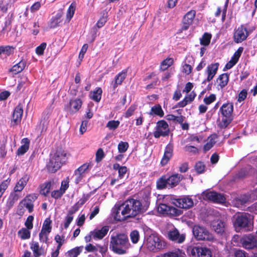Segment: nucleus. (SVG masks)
Instances as JSON below:
<instances>
[{"label": "nucleus", "mask_w": 257, "mask_h": 257, "mask_svg": "<svg viewBox=\"0 0 257 257\" xmlns=\"http://www.w3.org/2000/svg\"><path fill=\"white\" fill-rule=\"evenodd\" d=\"M145 211L139 200L128 199L118 207L114 214V219L119 221H123L135 217Z\"/></svg>", "instance_id": "obj_1"}, {"label": "nucleus", "mask_w": 257, "mask_h": 257, "mask_svg": "<svg viewBox=\"0 0 257 257\" xmlns=\"http://www.w3.org/2000/svg\"><path fill=\"white\" fill-rule=\"evenodd\" d=\"M130 246V243L126 234L118 233L111 236L109 247L114 252L118 254H125Z\"/></svg>", "instance_id": "obj_2"}, {"label": "nucleus", "mask_w": 257, "mask_h": 257, "mask_svg": "<svg viewBox=\"0 0 257 257\" xmlns=\"http://www.w3.org/2000/svg\"><path fill=\"white\" fill-rule=\"evenodd\" d=\"M233 225L236 229L250 231L253 229V220L250 214L244 212L236 214Z\"/></svg>", "instance_id": "obj_3"}, {"label": "nucleus", "mask_w": 257, "mask_h": 257, "mask_svg": "<svg viewBox=\"0 0 257 257\" xmlns=\"http://www.w3.org/2000/svg\"><path fill=\"white\" fill-rule=\"evenodd\" d=\"M66 160V153L64 151L58 150L52 155L50 161L47 164V169L49 172L55 173L58 170L62 165L64 163Z\"/></svg>", "instance_id": "obj_4"}, {"label": "nucleus", "mask_w": 257, "mask_h": 257, "mask_svg": "<svg viewBox=\"0 0 257 257\" xmlns=\"http://www.w3.org/2000/svg\"><path fill=\"white\" fill-rule=\"evenodd\" d=\"M145 243L149 250L154 252L163 249L165 246L164 242L155 234H152L147 237Z\"/></svg>", "instance_id": "obj_5"}, {"label": "nucleus", "mask_w": 257, "mask_h": 257, "mask_svg": "<svg viewBox=\"0 0 257 257\" xmlns=\"http://www.w3.org/2000/svg\"><path fill=\"white\" fill-rule=\"evenodd\" d=\"M193 235L197 240L213 241V235L205 227L195 225L192 230Z\"/></svg>", "instance_id": "obj_6"}, {"label": "nucleus", "mask_w": 257, "mask_h": 257, "mask_svg": "<svg viewBox=\"0 0 257 257\" xmlns=\"http://www.w3.org/2000/svg\"><path fill=\"white\" fill-rule=\"evenodd\" d=\"M240 243L247 250L257 249V236L252 233L244 234L240 238Z\"/></svg>", "instance_id": "obj_7"}, {"label": "nucleus", "mask_w": 257, "mask_h": 257, "mask_svg": "<svg viewBox=\"0 0 257 257\" xmlns=\"http://www.w3.org/2000/svg\"><path fill=\"white\" fill-rule=\"evenodd\" d=\"M254 30V28H252L251 30H247L243 25H241L234 30L233 37L234 42L240 43L245 41Z\"/></svg>", "instance_id": "obj_8"}, {"label": "nucleus", "mask_w": 257, "mask_h": 257, "mask_svg": "<svg viewBox=\"0 0 257 257\" xmlns=\"http://www.w3.org/2000/svg\"><path fill=\"white\" fill-rule=\"evenodd\" d=\"M187 253L194 257H212L211 251L206 247L200 246H190Z\"/></svg>", "instance_id": "obj_9"}, {"label": "nucleus", "mask_w": 257, "mask_h": 257, "mask_svg": "<svg viewBox=\"0 0 257 257\" xmlns=\"http://www.w3.org/2000/svg\"><path fill=\"white\" fill-rule=\"evenodd\" d=\"M158 211L163 215L173 216H179L182 213L181 210L173 206H168L165 204H160L158 207Z\"/></svg>", "instance_id": "obj_10"}, {"label": "nucleus", "mask_w": 257, "mask_h": 257, "mask_svg": "<svg viewBox=\"0 0 257 257\" xmlns=\"http://www.w3.org/2000/svg\"><path fill=\"white\" fill-rule=\"evenodd\" d=\"M169 134V128L168 123L164 120L159 121L157 123L156 130L154 132V136L159 138L161 136H167Z\"/></svg>", "instance_id": "obj_11"}, {"label": "nucleus", "mask_w": 257, "mask_h": 257, "mask_svg": "<svg viewBox=\"0 0 257 257\" xmlns=\"http://www.w3.org/2000/svg\"><path fill=\"white\" fill-rule=\"evenodd\" d=\"M205 200H208L215 203H223L225 201V198L220 193L213 191H205L202 194Z\"/></svg>", "instance_id": "obj_12"}, {"label": "nucleus", "mask_w": 257, "mask_h": 257, "mask_svg": "<svg viewBox=\"0 0 257 257\" xmlns=\"http://www.w3.org/2000/svg\"><path fill=\"white\" fill-rule=\"evenodd\" d=\"M168 237L170 240L181 243L185 240V234H180L176 228H173L168 231Z\"/></svg>", "instance_id": "obj_13"}, {"label": "nucleus", "mask_w": 257, "mask_h": 257, "mask_svg": "<svg viewBox=\"0 0 257 257\" xmlns=\"http://www.w3.org/2000/svg\"><path fill=\"white\" fill-rule=\"evenodd\" d=\"M196 15V12L194 10H191L188 12L183 19V26L181 30H186L189 26L192 24Z\"/></svg>", "instance_id": "obj_14"}, {"label": "nucleus", "mask_w": 257, "mask_h": 257, "mask_svg": "<svg viewBox=\"0 0 257 257\" xmlns=\"http://www.w3.org/2000/svg\"><path fill=\"white\" fill-rule=\"evenodd\" d=\"M23 109L21 105H18L15 109L11 120L13 125H16L20 123L23 115Z\"/></svg>", "instance_id": "obj_15"}, {"label": "nucleus", "mask_w": 257, "mask_h": 257, "mask_svg": "<svg viewBox=\"0 0 257 257\" xmlns=\"http://www.w3.org/2000/svg\"><path fill=\"white\" fill-rule=\"evenodd\" d=\"M36 198L34 195H28L20 203L19 207H26L30 213L33 210L34 204L33 201Z\"/></svg>", "instance_id": "obj_16"}, {"label": "nucleus", "mask_w": 257, "mask_h": 257, "mask_svg": "<svg viewBox=\"0 0 257 257\" xmlns=\"http://www.w3.org/2000/svg\"><path fill=\"white\" fill-rule=\"evenodd\" d=\"M109 227L106 225L103 226L101 229H95L90 232L92 238L94 239H101L107 233Z\"/></svg>", "instance_id": "obj_17"}, {"label": "nucleus", "mask_w": 257, "mask_h": 257, "mask_svg": "<svg viewBox=\"0 0 257 257\" xmlns=\"http://www.w3.org/2000/svg\"><path fill=\"white\" fill-rule=\"evenodd\" d=\"M183 179L184 177L181 174L176 173L172 175L167 178L168 187L172 188L176 186Z\"/></svg>", "instance_id": "obj_18"}, {"label": "nucleus", "mask_w": 257, "mask_h": 257, "mask_svg": "<svg viewBox=\"0 0 257 257\" xmlns=\"http://www.w3.org/2000/svg\"><path fill=\"white\" fill-rule=\"evenodd\" d=\"M176 205L180 208L188 209L193 205L192 199L189 197H183L176 200Z\"/></svg>", "instance_id": "obj_19"}, {"label": "nucleus", "mask_w": 257, "mask_h": 257, "mask_svg": "<svg viewBox=\"0 0 257 257\" xmlns=\"http://www.w3.org/2000/svg\"><path fill=\"white\" fill-rule=\"evenodd\" d=\"M82 105V101L80 99L77 98L70 100L69 104V107L67 108L71 114L76 113L80 108Z\"/></svg>", "instance_id": "obj_20"}, {"label": "nucleus", "mask_w": 257, "mask_h": 257, "mask_svg": "<svg viewBox=\"0 0 257 257\" xmlns=\"http://www.w3.org/2000/svg\"><path fill=\"white\" fill-rule=\"evenodd\" d=\"M233 105L232 103L227 102L223 104L220 108L222 116H232Z\"/></svg>", "instance_id": "obj_21"}, {"label": "nucleus", "mask_w": 257, "mask_h": 257, "mask_svg": "<svg viewBox=\"0 0 257 257\" xmlns=\"http://www.w3.org/2000/svg\"><path fill=\"white\" fill-rule=\"evenodd\" d=\"M30 248L33 251L35 257H39L45 253V249L42 246H40L37 242L32 241L31 243Z\"/></svg>", "instance_id": "obj_22"}, {"label": "nucleus", "mask_w": 257, "mask_h": 257, "mask_svg": "<svg viewBox=\"0 0 257 257\" xmlns=\"http://www.w3.org/2000/svg\"><path fill=\"white\" fill-rule=\"evenodd\" d=\"M226 226L225 222L221 220L214 221L212 223V228L218 234H222L224 232Z\"/></svg>", "instance_id": "obj_23"}, {"label": "nucleus", "mask_w": 257, "mask_h": 257, "mask_svg": "<svg viewBox=\"0 0 257 257\" xmlns=\"http://www.w3.org/2000/svg\"><path fill=\"white\" fill-rule=\"evenodd\" d=\"M15 47L13 46H0V57H7L14 54Z\"/></svg>", "instance_id": "obj_24"}, {"label": "nucleus", "mask_w": 257, "mask_h": 257, "mask_svg": "<svg viewBox=\"0 0 257 257\" xmlns=\"http://www.w3.org/2000/svg\"><path fill=\"white\" fill-rule=\"evenodd\" d=\"M29 179V176L28 175H25L17 183L15 187H14V191L19 192H21L24 188L25 186L27 185Z\"/></svg>", "instance_id": "obj_25"}, {"label": "nucleus", "mask_w": 257, "mask_h": 257, "mask_svg": "<svg viewBox=\"0 0 257 257\" xmlns=\"http://www.w3.org/2000/svg\"><path fill=\"white\" fill-rule=\"evenodd\" d=\"M217 70L218 65H208L206 69L207 77V79L204 81L203 83L206 82V81L209 82L211 81L216 74Z\"/></svg>", "instance_id": "obj_26"}, {"label": "nucleus", "mask_w": 257, "mask_h": 257, "mask_svg": "<svg viewBox=\"0 0 257 257\" xmlns=\"http://www.w3.org/2000/svg\"><path fill=\"white\" fill-rule=\"evenodd\" d=\"M173 149L171 145H168L165 149L164 156L161 161L162 165H166L172 156Z\"/></svg>", "instance_id": "obj_27"}, {"label": "nucleus", "mask_w": 257, "mask_h": 257, "mask_svg": "<svg viewBox=\"0 0 257 257\" xmlns=\"http://www.w3.org/2000/svg\"><path fill=\"white\" fill-rule=\"evenodd\" d=\"M22 145L17 151V154L22 155L24 154L29 149L30 141L28 138H24L22 140Z\"/></svg>", "instance_id": "obj_28"}, {"label": "nucleus", "mask_w": 257, "mask_h": 257, "mask_svg": "<svg viewBox=\"0 0 257 257\" xmlns=\"http://www.w3.org/2000/svg\"><path fill=\"white\" fill-rule=\"evenodd\" d=\"M102 93V89L100 87L97 88L90 92V97L94 101L98 102L101 99Z\"/></svg>", "instance_id": "obj_29"}, {"label": "nucleus", "mask_w": 257, "mask_h": 257, "mask_svg": "<svg viewBox=\"0 0 257 257\" xmlns=\"http://www.w3.org/2000/svg\"><path fill=\"white\" fill-rule=\"evenodd\" d=\"M195 96L196 94L193 92H192L186 96L182 101L178 103V106L181 107L185 106L188 103L192 102L194 100Z\"/></svg>", "instance_id": "obj_30"}, {"label": "nucleus", "mask_w": 257, "mask_h": 257, "mask_svg": "<svg viewBox=\"0 0 257 257\" xmlns=\"http://www.w3.org/2000/svg\"><path fill=\"white\" fill-rule=\"evenodd\" d=\"M125 76L126 74L124 72L119 73L116 76L114 82L112 83L113 89H115L117 87L118 85H120L122 83V81L125 78Z\"/></svg>", "instance_id": "obj_31"}, {"label": "nucleus", "mask_w": 257, "mask_h": 257, "mask_svg": "<svg viewBox=\"0 0 257 257\" xmlns=\"http://www.w3.org/2000/svg\"><path fill=\"white\" fill-rule=\"evenodd\" d=\"M243 50V48L242 47H239L234 53L230 60L226 64H235L240 57Z\"/></svg>", "instance_id": "obj_32"}, {"label": "nucleus", "mask_w": 257, "mask_h": 257, "mask_svg": "<svg viewBox=\"0 0 257 257\" xmlns=\"http://www.w3.org/2000/svg\"><path fill=\"white\" fill-rule=\"evenodd\" d=\"M232 120V116H222L221 121L218 123V126L221 128H226Z\"/></svg>", "instance_id": "obj_33"}, {"label": "nucleus", "mask_w": 257, "mask_h": 257, "mask_svg": "<svg viewBox=\"0 0 257 257\" xmlns=\"http://www.w3.org/2000/svg\"><path fill=\"white\" fill-rule=\"evenodd\" d=\"M76 9V4L73 2L69 6L66 13V20L69 22L73 17Z\"/></svg>", "instance_id": "obj_34"}, {"label": "nucleus", "mask_w": 257, "mask_h": 257, "mask_svg": "<svg viewBox=\"0 0 257 257\" xmlns=\"http://www.w3.org/2000/svg\"><path fill=\"white\" fill-rule=\"evenodd\" d=\"M51 187V182L49 181L45 183L41 186L40 192L41 194L47 196L49 193Z\"/></svg>", "instance_id": "obj_35"}, {"label": "nucleus", "mask_w": 257, "mask_h": 257, "mask_svg": "<svg viewBox=\"0 0 257 257\" xmlns=\"http://www.w3.org/2000/svg\"><path fill=\"white\" fill-rule=\"evenodd\" d=\"M182 252L179 249L164 253L161 257H182Z\"/></svg>", "instance_id": "obj_36"}, {"label": "nucleus", "mask_w": 257, "mask_h": 257, "mask_svg": "<svg viewBox=\"0 0 257 257\" xmlns=\"http://www.w3.org/2000/svg\"><path fill=\"white\" fill-rule=\"evenodd\" d=\"M157 187L159 189L168 187L167 178L164 176L160 178L157 182Z\"/></svg>", "instance_id": "obj_37"}, {"label": "nucleus", "mask_w": 257, "mask_h": 257, "mask_svg": "<svg viewBox=\"0 0 257 257\" xmlns=\"http://www.w3.org/2000/svg\"><path fill=\"white\" fill-rule=\"evenodd\" d=\"M82 246L76 247L67 252L69 257H77L82 251Z\"/></svg>", "instance_id": "obj_38"}, {"label": "nucleus", "mask_w": 257, "mask_h": 257, "mask_svg": "<svg viewBox=\"0 0 257 257\" xmlns=\"http://www.w3.org/2000/svg\"><path fill=\"white\" fill-rule=\"evenodd\" d=\"M228 81V76L227 74H222L220 75L218 78V82L221 88L226 86Z\"/></svg>", "instance_id": "obj_39"}, {"label": "nucleus", "mask_w": 257, "mask_h": 257, "mask_svg": "<svg viewBox=\"0 0 257 257\" xmlns=\"http://www.w3.org/2000/svg\"><path fill=\"white\" fill-rule=\"evenodd\" d=\"M249 200L247 196H240L234 201V204L237 207H240L245 204Z\"/></svg>", "instance_id": "obj_40"}, {"label": "nucleus", "mask_w": 257, "mask_h": 257, "mask_svg": "<svg viewBox=\"0 0 257 257\" xmlns=\"http://www.w3.org/2000/svg\"><path fill=\"white\" fill-rule=\"evenodd\" d=\"M153 114L161 117L164 115V112L160 105H155L151 108V111L150 112V114L153 115Z\"/></svg>", "instance_id": "obj_41"}, {"label": "nucleus", "mask_w": 257, "mask_h": 257, "mask_svg": "<svg viewBox=\"0 0 257 257\" xmlns=\"http://www.w3.org/2000/svg\"><path fill=\"white\" fill-rule=\"evenodd\" d=\"M28 228H23L18 231V235L22 239H28L30 237V231Z\"/></svg>", "instance_id": "obj_42"}, {"label": "nucleus", "mask_w": 257, "mask_h": 257, "mask_svg": "<svg viewBox=\"0 0 257 257\" xmlns=\"http://www.w3.org/2000/svg\"><path fill=\"white\" fill-rule=\"evenodd\" d=\"M216 138L215 135L211 136L208 142L204 146L203 149L205 151H209L213 146L215 143V139Z\"/></svg>", "instance_id": "obj_43"}, {"label": "nucleus", "mask_w": 257, "mask_h": 257, "mask_svg": "<svg viewBox=\"0 0 257 257\" xmlns=\"http://www.w3.org/2000/svg\"><path fill=\"white\" fill-rule=\"evenodd\" d=\"M51 221L50 219H46L43 223L41 232L49 233L51 231Z\"/></svg>", "instance_id": "obj_44"}, {"label": "nucleus", "mask_w": 257, "mask_h": 257, "mask_svg": "<svg viewBox=\"0 0 257 257\" xmlns=\"http://www.w3.org/2000/svg\"><path fill=\"white\" fill-rule=\"evenodd\" d=\"M211 39V35L210 34L205 33L200 39V43L202 45L207 46L209 44Z\"/></svg>", "instance_id": "obj_45"}, {"label": "nucleus", "mask_w": 257, "mask_h": 257, "mask_svg": "<svg viewBox=\"0 0 257 257\" xmlns=\"http://www.w3.org/2000/svg\"><path fill=\"white\" fill-rule=\"evenodd\" d=\"M61 16L57 15L55 17H53L50 22V27L51 28H54L58 26L59 24L60 23Z\"/></svg>", "instance_id": "obj_46"}, {"label": "nucleus", "mask_w": 257, "mask_h": 257, "mask_svg": "<svg viewBox=\"0 0 257 257\" xmlns=\"http://www.w3.org/2000/svg\"><path fill=\"white\" fill-rule=\"evenodd\" d=\"M25 68V65H13L12 67L9 69V72H11L13 75H16L21 72Z\"/></svg>", "instance_id": "obj_47"}, {"label": "nucleus", "mask_w": 257, "mask_h": 257, "mask_svg": "<svg viewBox=\"0 0 257 257\" xmlns=\"http://www.w3.org/2000/svg\"><path fill=\"white\" fill-rule=\"evenodd\" d=\"M89 164L88 163H85L79 167L77 170H76L79 174H80L83 177L85 176V173L87 171Z\"/></svg>", "instance_id": "obj_48"}, {"label": "nucleus", "mask_w": 257, "mask_h": 257, "mask_svg": "<svg viewBox=\"0 0 257 257\" xmlns=\"http://www.w3.org/2000/svg\"><path fill=\"white\" fill-rule=\"evenodd\" d=\"M119 123L120 122L118 120H110L107 122L106 127L109 130H114L117 128Z\"/></svg>", "instance_id": "obj_49"}, {"label": "nucleus", "mask_w": 257, "mask_h": 257, "mask_svg": "<svg viewBox=\"0 0 257 257\" xmlns=\"http://www.w3.org/2000/svg\"><path fill=\"white\" fill-rule=\"evenodd\" d=\"M131 239L133 243H136L138 242L140 235L139 233L137 230H133L130 234Z\"/></svg>", "instance_id": "obj_50"}, {"label": "nucleus", "mask_w": 257, "mask_h": 257, "mask_svg": "<svg viewBox=\"0 0 257 257\" xmlns=\"http://www.w3.org/2000/svg\"><path fill=\"white\" fill-rule=\"evenodd\" d=\"M128 148L127 142H120L118 145V150L119 153H122L126 152Z\"/></svg>", "instance_id": "obj_51"}, {"label": "nucleus", "mask_w": 257, "mask_h": 257, "mask_svg": "<svg viewBox=\"0 0 257 257\" xmlns=\"http://www.w3.org/2000/svg\"><path fill=\"white\" fill-rule=\"evenodd\" d=\"M47 44L46 43H42L40 46L36 48V53L39 55L43 54L44 51L46 49Z\"/></svg>", "instance_id": "obj_52"}, {"label": "nucleus", "mask_w": 257, "mask_h": 257, "mask_svg": "<svg viewBox=\"0 0 257 257\" xmlns=\"http://www.w3.org/2000/svg\"><path fill=\"white\" fill-rule=\"evenodd\" d=\"M195 169L198 174L202 173L204 171L205 165L203 163L199 162L196 164Z\"/></svg>", "instance_id": "obj_53"}, {"label": "nucleus", "mask_w": 257, "mask_h": 257, "mask_svg": "<svg viewBox=\"0 0 257 257\" xmlns=\"http://www.w3.org/2000/svg\"><path fill=\"white\" fill-rule=\"evenodd\" d=\"M104 156V154L103 150L101 148L98 149L96 153V161L97 162H100Z\"/></svg>", "instance_id": "obj_54"}, {"label": "nucleus", "mask_w": 257, "mask_h": 257, "mask_svg": "<svg viewBox=\"0 0 257 257\" xmlns=\"http://www.w3.org/2000/svg\"><path fill=\"white\" fill-rule=\"evenodd\" d=\"M9 183L10 182L8 180H6L0 184V197L2 196L4 191L7 188Z\"/></svg>", "instance_id": "obj_55"}, {"label": "nucleus", "mask_w": 257, "mask_h": 257, "mask_svg": "<svg viewBox=\"0 0 257 257\" xmlns=\"http://www.w3.org/2000/svg\"><path fill=\"white\" fill-rule=\"evenodd\" d=\"M215 95L214 94H211L209 96L205 97L204 98L203 101L205 104L209 105L211 104L212 102H213L215 100Z\"/></svg>", "instance_id": "obj_56"}, {"label": "nucleus", "mask_w": 257, "mask_h": 257, "mask_svg": "<svg viewBox=\"0 0 257 257\" xmlns=\"http://www.w3.org/2000/svg\"><path fill=\"white\" fill-rule=\"evenodd\" d=\"M33 219H34V217L32 215L29 216L27 218L25 224L26 226L27 227V228H28V229H31L33 228Z\"/></svg>", "instance_id": "obj_57"}, {"label": "nucleus", "mask_w": 257, "mask_h": 257, "mask_svg": "<svg viewBox=\"0 0 257 257\" xmlns=\"http://www.w3.org/2000/svg\"><path fill=\"white\" fill-rule=\"evenodd\" d=\"M55 240L58 243L57 246L58 249H60L64 242V236H61L59 235H56L55 237Z\"/></svg>", "instance_id": "obj_58"}, {"label": "nucleus", "mask_w": 257, "mask_h": 257, "mask_svg": "<svg viewBox=\"0 0 257 257\" xmlns=\"http://www.w3.org/2000/svg\"><path fill=\"white\" fill-rule=\"evenodd\" d=\"M88 46L87 44H85L83 45L82 46L81 51L80 52L79 55V59L81 61L84 57V54L86 53L87 49H88Z\"/></svg>", "instance_id": "obj_59"}, {"label": "nucleus", "mask_w": 257, "mask_h": 257, "mask_svg": "<svg viewBox=\"0 0 257 257\" xmlns=\"http://www.w3.org/2000/svg\"><path fill=\"white\" fill-rule=\"evenodd\" d=\"M136 106H135V105L131 106L128 108V109L126 110V111L125 113V117L128 118V117H130L131 115H132L134 113L135 110H136Z\"/></svg>", "instance_id": "obj_60"}, {"label": "nucleus", "mask_w": 257, "mask_h": 257, "mask_svg": "<svg viewBox=\"0 0 257 257\" xmlns=\"http://www.w3.org/2000/svg\"><path fill=\"white\" fill-rule=\"evenodd\" d=\"M85 249L88 252H96L98 250L96 245H93L92 244L89 243L85 246Z\"/></svg>", "instance_id": "obj_61"}, {"label": "nucleus", "mask_w": 257, "mask_h": 257, "mask_svg": "<svg viewBox=\"0 0 257 257\" xmlns=\"http://www.w3.org/2000/svg\"><path fill=\"white\" fill-rule=\"evenodd\" d=\"M63 191H62L60 189L53 191L51 193V196L52 197L55 199H58L61 197V196L63 194Z\"/></svg>", "instance_id": "obj_62"}, {"label": "nucleus", "mask_w": 257, "mask_h": 257, "mask_svg": "<svg viewBox=\"0 0 257 257\" xmlns=\"http://www.w3.org/2000/svg\"><path fill=\"white\" fill-rule=\"evenodd\" d=\"M88 121L83 120L80 127L79 132L81 135H83L86 131V127L87 125Z\"/></svg>", "instance_id": "obj_63"}, {"label": "nucleus", "mask_w": 257, "mask_h": 257, "mask_svg": "<svg viewBox=\"0 0 257 257\" xmlns=\"http://www.w3.org/2000/svg\"><path fill=\"white\" fill-rule=\"evenodd\" d=\"M69 187V179L67 178L66 180L63 181L61 183V186L60 190L63 191V193L65 192V190Z\"/></svg>", "instance_id": "obj_64"}]
</instances>
